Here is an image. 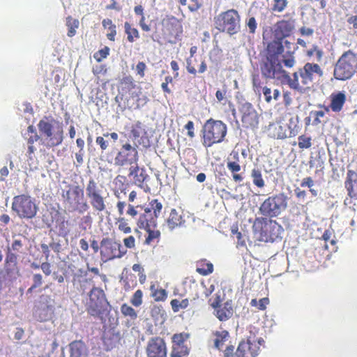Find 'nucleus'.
Instances as JSON below:
<instances>
[{
	"instance_id": "f257e3e1",
	"label": "nucleus",
	"mask_w": 357,
	"mask_h": 357,
	"mask_svg": "<svg viewBox=\"0 0 357 357\" xmlns=\"http://www.w3.org/2000/svg\"><path fill=\"white\" fill-rule=\"evenodd\" d=\"M137 198V192L132 190L128 195V208L126 215L137 219V225L141 229L155 228L158 218L162 210V204L157 199H153L149 202L147 206L137 205L132 203Z\"/></svg>"
},
{
	"instance_id": "f03ea898",
	"label": "nucleus",
	"mask_w": 357,
	"mask_h": 357,
	"mask_svg": "<svg viewBox=\"0 0 357 357\" xmlns=\"http://www.w3.org/2000/svg\"><path fill=\"white\" fill-rule=\"evenodd\" d=\"M323 75V70L319 64L307 62L294 73L292 77L289 75L287 84L291 89L302 92L312 86L317 76L321 77Z\"/></svg>"
},
{
	"instance_id": "7ed1b4c3",
	"label": "nucleus",
	"mask_w": 357,
	"mask_h": 357,
	"mask_svg": "<svg viewBox=\"0 0 357 357\" xmlns=\"http://www.w3.org/2000/svg\"><path fill=\"white\" fill-rule=\"evenodd\" d=\"M38 128L41 136L40 143L47 149L59 146L63 141V128L52 117L45 116L40 120Z\"/></svg>"
},
{
	"instance_id": "20e7f679",
	"label": "nucleus",
	"mask_w": 357,
	"mask_h": 357,
	"mask_svg": "<svg viewBox=\"0 0 357 357\" xmlns=\"http://www.w3.org/2000/svg\"><path fill=\"white\" fill-rule=\"evenodd\" d=\"M61 197L63 204L69 212L84 214L90 208L84 197V189L79 185H69L67 190H63Z\"/></svg>"
},
{
	"instance_id": "39448f33",
	"label": "nucleus",
	"mask_w": 357,
	"mask_h": 357,
	"mask_svg": "<svg viewBox=\"0 0 357 357\" xmlns=\"http://www.w3.org/2000/svg\"><path fill=\"white\" fill-rule=\"evenodd\" d=\"M227 133V126L224 122L211 118L202 127V145L205 148H209L215 144L221 143L225 140Z\"/></svg>"
},
{
	"instance_id": "423d86ee",
	"label": "nucleus",
	"mask_w": 357,
	"mask_h": 357,
	"mask_svg": "<svg viewBox=\"0 0 357 357\" xmlns=\"http://www.w3.org/2000/svg\"><path fill=\"white\" fill-rule=\"evenodd\" d=\"M357 71V52L345 51L337 59L333 70V77L339 81L350 79Z\"/></svg>"
},
{
	"instance_id": "0eeeda50",
	"label": "nucleus",
	"mask_w": 357,
	"mask_h": 357,
	"mask_svg": "<svg viewBox=\"0 0 357 357\" xmlns=\"http://www.w3.org/2000/svg\"><path fill=\"white\" fill-rule=\"evenodd\" d=\"M252 229L255 233L259 235L260 240L264 242H273L281 238L283 232L282 227L271 218H256Z\"/></svg>"
},
{
	"instance_id": "6e6552de",
	"label": "nucleus",
	"mask_w": 357,
	"mask_h": 357,
	"mask_svg": "<svg viewBox=\"0 0 357 357\" xmlns=\"http://www.w3.org/2000/svg\"><path fill=\"white\" fill-rule=\"evenodd\" d=\"M264 343L262 337L250 335L246 340L239 342L235 352L234 346H227L223 351V357H257L260 346Z\"/></svg>"
},
{
	"instance_id": "1a4fd4ad",
	"label": "nucleus",
	"mask_w": 357,
	"mask_h": 357,
	"mask_svg": "<svg viewBox=\"0 0 357 357\" xmlns=\"http://www.w3.org/2000/svg\"><path fill=\"white\" fill-rule=\"evenodd\" d=\"M11 209L19 218L31 220L36 216L38 206L34 197L27 194H21L13 198Z\"/></svg>"
},
{
	"instance_id": "9d476101",
	"label": "nucleus",
	"mask_w": 357,
	"mask_h": 357,
	"mask_svg": "<svg viewBox=\"0 0 357 357\" xmlns=\"http://www.w3.org/2000/svg\"><path fill=\"white\" fill-rule=\"evenodd\" d=\"M109 304L104 291L93 287L89 293V300L86 303V310L94 317L102 318L108 311Z\"/></svg>"
},
{
	"instance_id": "9b49d317",
	"label": "nucleus",
	"mask_w": 357,
	"mask_h": 357,
	"mask_svg": "<svg viewBox=\"0 0 357 357\" xmlns=\"http://www.w3.org/2000/svg\"><path fill=\"white\" fill-rule=\"evenodd\" d=\"M240 21V15L235 9L222 12L214 17L215 27L220 32H226L230 35H234L239 31Z\"/></svg>"
},
{
	"instance_id": "f8f14e48",
	"label": "nucleus",
	"mask_w": 357,
	"mask_h": 357,
	"mask_svg": "<svg viewBox=\"0 0 357 357\" xmlns=\"http://www.w3.org/2000/svg\"><path fill=\"white\" fill-rule=\"evenodd\" d=\"M287 206V197L281 192L266 199L259 206V213L264 218L278 216Z\"/></svg>"
},
{
	"instance_id": "ddd939ff",
	"label": "nucleus",
	"mask_w": 357,
	"mask_h": 357,
	"mask_svg": "<svg viewBox=\"0 0 357 357\" xmlns=\"http://www.w3.org/2000/svg\"><path fill=\"white\" fill-rule=\"evenodd\" d=\"M161 31L163 39L169 43L176 44L181 40L183 26L180 20L173 15H167L161 21Z\"/></svg>"
},
{
	"instance_id": "4468645a",
	"label": "nucleus",
	"mask_w": 357,
	"mask_h": 357,
	"mask_svg": "<svg viewBox=\"0 0 357 357\" xmlns=\"http://www.w3.org/2000/svg\"><path fill=\"white\" fill-rule=\"evenodd\" d=\"M262 75L267 79H272L280 82H287L289 73L283 69L279 59L266 58L261 66Z\"/></svg>"
},
{
	"instance_id": "2eb2a0df",
	"label": "nucleus",
	"mask_w": 357,
	"mask_h": 357,
	"mask_svg": "<svg viewBox=\"0 0 357 357\" xmlns=\"http://www.w3.org/2000/svg\"><path fill=\"white\" fill-rule=\"evenodd\" d=\"M127 250L122 245L109 238H104L100 242V257L104 261L123 257Z\"/></svg>"
},
{
	"instance_id": "dca6fc26",
	"label": "nucleus",
	"mask_w": 357,
	"mask_h": 357,
	"mask_svg": "<svg viewBox=\"0 0 357 357\" xmlns=\"http://www.w3.org/2000/svg\"><path fill=\"white\" fill-rule=\"evenodd\" d=\"M86 193L89 199V204L95 211L102 212L106 209V197L103 196L102 191L99 188L98 183L92 178L88 181Z\"/></svg>"
},
{
	"instance_id": "f3484780",
	"label": "nucleus",
	"mask_w": 357,
	"mask_h": 357,
	"mask_svg": "<svg viewBox=\"0 0 357 357\" xmlns=\"http://www.w3.org/2000/svg\"><path fill=\"white\" fill-rule=\"evenodd\" d=\"M238 110L241 113V120L244 128L251 129L257 128L259 122V115L250 102L241 103Z\"/></svg>"
},
{
	"instance_id": "a211bd4d",
	"label": "nucleus",
	"mask_w": 357,
	"mask_h": 357,
	"mask_svg": "<svg viewBox=\"0 0 357 357\" xmlns=\"http://www.w3.org/2000/svg\"><path fill=\"white\" fill-rule=\"evenodd\" d=\"M122 194L125 196L126 195V189L121 190V191L116 190L114 192V195L118 199L116 207L119 215V217L116 218V225L120 231L124 234H130L132 229L129 225L128 220L124 217L126 214L125 208L126 206L128 207V203L122 200Z\"/></svg>"
},
{
	"instance_id": "6ab92c4d",
	"label": "nucleus",
	"mask_w": 357,
	"mask_h": 357,
	"mask_svg": "<svg viewBox=\"0 0 357 357\" xmlns=\"http://www.w3.org/2000/svg\"><path fill=\"white\" fill-rule=\"evenodd\" d=\"M138 160L139 155L137 149L130 144L126 143L121 146V149L115 156L114 165L119 167L125 165L132 166V164H137Z\"/></svg>"
},
{
	"instance_id": "aec40b11",
	"label": "nucleus",
	"mask_w": 357,
	"mask_h": 357,
	"mask_svg": "<svg viewBox=\"0 0 357 357\" xmlns=\"http://www.w3.org/2000/svg\"><path fill=\"white\" fill-rule=\"evenodd\" d=\"M296 28V19L289 17L278 20L273 26V33L275 39H282L289 37Z\"/></svg>"
},
{
	"instance_id": "412c9836",
	"label": "nucleus",
	"mask_w": 357,
	"mask_h": 357,
	"mask_svg": "<svg viewBox=\"0 0 357 357\" xmlns=\"http://www.w3.org/2000/svg\"><path fill=\"white\" fill-rule=\"evenodd\" d=\"M211 305L214 309V314L220 321H225L233 315L234 309L231 301L222 303L218 296L211 302Z\"/></svg>"
},
{
	"instance_id": "4be33fe9",
	"label": "nucleus",
	"mask_w": 357,
	"mask_h": 357,
	"mask_svg": "<svg viewBox=\"0 0 357 357\" xmlns=\"http://www.w3.org/2000/svg\"><path fill=\"white\" fill-rule=\"evenodd\" d=\"M50 213V218L43 215V220L47 225L50 226L55 220V227L59 232V235L65 236H67L70 229L68 228L69 222L66 220L64 216H62L59 210L52 208Z\"/></svg>"
},
{
	"instance_id": "5701e85b",
	"label": "nucleus",
	"mask_w": 357,
	"mask_h": 357,
	"mask_svg": "<svg viewBox=\"0 0 357 357\" xmlns=\"http://www.w3.org/2000/svg\"><path fill=\"white\" fill-rule=\"evenodd\" d=\"M330 104L327 106L319 104L317 105L319 108L324 109L326 112L332 111L334 113L339 114L341 112L347 102V95L344 91H338L332 93L329 96Z\"/></svg>"
},
{
	"instance_id": "b1692460",
	"label": "nucleus",
	"mask_w": 357,
	"mask_h": 357,
	"mask_svg": "<svg viewBox=\"0 0 357 357\" xmlns=\"http://www.w3.org/2000/svg\"><path fill=\"white\" fill-rule=\"evenodd\" d=\"M146 357H167V349L163 338L156 336L151 337L146 348Z\"/></svg>"
},
{
	"instance_id": "393cba45",
	"label": "nucleus",
	"mask_w": 357,
	"mask_h": 357,
	"mask_svg": "<svg viewBox=\"0 0 357 357\" xmlns=\"http://www.w3.org/2000/svg\"><path fill=\"white\" fill-rule=\"evenodd\" d=\"M347 196L351 199H357V170L348 169L344 182Z\"/></svg>"
},
{
	"instance_id": "a878e982",
	"label": "nucleus",
	"mask_w": 357,
	"mask_h": 357,
	"mask_svg": "<svg viewBox=\"0 0 357 357\" xmlns=\"http://www.w3.org/2000/svg\"><path fill=\"white\" fill-rule=\"evenodd\" d=\"M131 135L135 144L147 146L149 144V140L147 136V132L144 128L143 124L137 121L132 126Z\"/></svg>"
},
{
	"instance_id": "bb28decb",
	"label": "nucleus",
	"mask_w": 357,
	"mask_h": 357,
	"mask_svg": "<svg viewBox=\"0 0 357 357\" xmlns=\"http://www.w3.org/2000/svg\"><path fill=\"white\" fill-rule=\"evenodd\" d=\"M282 39H274L268 43L266 47L267 59H279L278 57L284 52V45Z\"/></svg>"
},
{
	"instance_id": "cd10ccee",
	"label": "nucleus",
	"mask_w": 357,
	"mask_h": 357,
	"mask_svg": "<svg viewBox=\"0 0 357 357\" xmlns=\"http://www.w3.org/2000/svg\"><path fill=\"white\" fill-rule=\"evenodd\" d=\"M17 258L18 255L17 253L12 252L10 248H8L5 259V271L6 275H11L15 272H19Z\"/></svg>"
},
{
	"instance_id": "c85d7f7f",
	"label": "nucleus",
	"mask_w": 357,
	"mask_h": 357,
	"mask_svg": "<svg viewBox=\"0 0 357 357\" xmlns=\"http://www.w3.org/2000/svg\"><path fill=\"white\" fill-rule=\"evenodd\" d=\"M70 357H88V348L82 340H75L69 344Z\"/></svg>"
},
{
	"instance_id": "c756f323",
	"label": "nucleus",
	"mask_w": 357,
	"mask_h": 357,
	"mask_svg": "<svg viewBox=\"0 0 357 357\" xmlns=\"http://www.w3.org/2000/svg\"><path fill=\"white\" fill-rule=\"evenodd\" d=\"M268 136L274 139H283L287 137V129L286 125L280 123H271L267 128Z\"/></svg>"
},
{
	"instance_id": "7c9ffc66",
	"label": "nucleus",
	"mask_w": 357,
	"mask_h": 357,
	"mask_svg": "<svg viewBox=\"0 0 357 357\" xmlns=\"http://www.w3.org/2000/svg\"><path fill=\"white\" fill-rule=\"evenodd\" d=\"M234 158L235 161L227 160V167L232 174V178L236 183H240L243 181V176L241 174L238 172L241 171V167L238 163L239 156L238 153L234 154Z\"/></svg>"
},
{
	"instance_id": "2f4dec72",
	"label": "nucleus",
	"mask_w": 357,
	"mask_h": 357,
	"mask_svg": "<svg viewBox=\"0 0 357 357\" xmlns=\"http://www.w3.org/2000/svg\"><path fill=\"white\" fill-rule=\"evenodd\" d=\"M27 132L29 134V137L26 138L28 146L27 153L29 157L31 158V155L36 151L34 143L39 140L40 141L41 136L37 133L35 128L32 125L28 126Z\"/></svg>"
},
{
	"instance_id": "473e14b6",
	"label": "nucleus",
	"mask_w": 357,
	"mask_h": 357,
	"mask_svg": "<svg viewBox=\"0 0 357 357\" xmlns=\"http://www.w3.org/2000/svg\"><path fill=\"white\" fill-rule=\"evenodd\" d=\"M120 340L119 335L114 331L105 333L102 336L104 349L107 351H111L119 344Z\"/></svg>"
},
{
	"instance_id": "72a5a7b5",
	"label": "nucleus",
	"mask_w": 357,
	"mask_h": 357,
	"mask_svg": "<svg viewBox=\"0 0 357 357\" xmlns=\"http://www.w3.org/2000/svg\"><path fill=\"white\" fill-rule=\"evenodd\" d=\"M285 47L288 49V50L282 54V62L284 66L287 68H291L294 66L296 64V58L294 56V50L291 51L290 46L292 45L291 42L289 40H285L284 42Z\"/></svg>"
},
{
	"instance_id": "f704fd0d",
	"label": "nucleus",
	"mask_w": 357,
	"mask_h": 357,
	"mask_svg": "<svg viewBox=\"0 0 357 357\" xmlns=\"http://www.w3.org/2000/svg\"><path fill=\"white\" fill-rule=\"evenodd\" d=\"M144 229L147 232L144 243L148 245L155 246L160 240V231L158 229H155V228Z\"/></svg>"
},
{
	"instance_id": "c9c22d12",
	"label": "nucleus",
	"mask_w": 357,
	"mask_h": 357,
	"mask_svg": "<svg viewBox=\"0 0 357 357\" xmlns=\"http://www.w3.org/2000/svg\"><path fill=\"white\" fill-rule=\"evenodd\" d=\"M183 221L181 215H180L175 208H172L170 211L169 215L167 218L166 222L170 229H174L181 225Z\"/></svg>"
},
{
	"instance_id": "e433bc0d",
	"label": "nucleus",
	"mask_w": 357,
	"mask_h": 357,
	"mask_svg": "<svg viewBox=\"0 0 357 357\" xmlns=\"http://www.w3.org/2000/svg\"><path fill=\"white\" fill-rule=\"evenodd\" d=\"M136 85L132 77L127 76L123 77L119 82V91L122 96L130 93L132 89H135Z\"/></svg>"
},
{
	"instance_id": "4c0bfd02",
	"label": "nucleus",
	"mask_w": 357,
	"mask_h": 357,
	"mask_svg": "<svg viewBox=\"0 0 357 357\" xmlns=\"http://www.w3.org/2000/svg\"><path fill=\"white\" fill-rule=\"evenodd\" d=\"M196 271L201 275H208L213 272V265L206 259H201L197 261Z\"/></svg>"
},
{
	"instance_id": "58836bf2",
	"label": "nucleus",
	"mask_w": 357,
	"mask_h": 357,
	"mask_svg": "<svg viewBox=\"0 0 357 357\" xmlns=\"http://www.w3.org/2000/svg\"><path fill=\"white\" fill-rule=\"evenodd\" d=\"M250 176L254 185L259 188H263L265 186V181L263 178L261 169L259 167H255L251 169Z\"/></svg>"
},
{
	"instance_id": "ea45409f",
	"label": "nucleus",
	"mask_w": 357,
	"mask_h": 357,
	"mask_svg": "<svg viewBox=\"0 0 357 357\" xmlns=\"http://www.w3.org/2000/svg\"><path fill=\"white\" fill-rule=\"evenodd\" d=\"M124 29L125 33L127 34V40L129 43H133L135 39L139 38V31L133 27L130 22H126L124 23Z\"/></svg>"
},
{
	"instance_id": "a19ab883",
	"label": "nucleus",
	"mask_w": 357,
	"mask_h": 357,
	"mask_svg": "<svg viewBox=\"0 0 357 357\" xmlns=\"http://www.w3.org/2000/svg\"><path fill=\"white\" fill-rule=\"evenodd\" d=\"M135 13L137 15H140L141 18L139 22V24L142 29V31L146 32H149L151 31L150 25L147 24L146 22V18L144 13V8L142 5H138L135 6L134 8Z\"/></svg>"
},
{
	"instance_id": "79ce46f5",
	"label": "nucleus",
	"mask_w": 357,
	"mask_h": 357,
	"mask_svg": "<svg viewBox=\"0 0 357 357\" xmlns=\"http://www.w3.org/2000/svg\"><path fill=\"white\" fill-rule=\"evenodd\" d=\"M79 274L75 273L73 275L72 282H73V284L74 286H76L77 284H79L80 289L84 292L85 291L84 284H86L87 282H93V280H92V279H86V278L82 280V278L83 276L86 275V272L79 269Z\"/></svg>"
},
{
	"instance_id": "37998d69",
	"label": "nucleus",
	"mask_w": 357,
	"mask_h": 357,
	"mask_svg": "<svg viewBox=\"0 0 357 357\" xmlns=\"http://www.w3.org/2000/svg\"><path fill=\"white\" fill-rule=\"evenodd\" d=\"M150 290L151 291V296L153 298L155 301L159 302L166 300L167 297V292L165 289L162 288L157 289L155 288V284H152L150 287Z\"/></svg>"
},
{
	"instance_id": "c03bdc74",
	"label": "nucleus",
	"mask_w": 357,
	"mask_h": 357,
	"mask_svg": "<svg viewBox=\"0 0 357 357\" xmlns=\"http://www.w3.org/2000/svg\"><path fill=\"white\" fill-rule=\"evenodd\" d=\"M215 339L214 340L215 347L221 349L222 346L229 337V333L227 331H217L215 333Z\"/></svg>"
},
{
	"instance_id": "a18cd8bd",
	"label": "nucleus",
	"mask_w": 357,
	"mask_h": 357,
	"mask_svg": "<svg viewBox=\"0 0 357 357\" xmlns=\"http://www.w3.org/2000/svg\"><path fill=\"white\" fill-rule=\"evenodd\" d=\"M66 26L68 27V36L73 37L76 34V29L79 26V21L77 19H73L71 16H68L66 18Z\"/></svg>"
},
{
	"instance_id": "49530a36",
	"label": "nucleus",
	"mask_w": 357,
	"mask_h": 357,
	"mask_svg": "<svg viewBox=\"0 0 357 357\" xmlns=\"http://www.w3.org/2000/svg\"><path fill=\"white\" fill-rule=\"evenodd\" d=\"M172 309L174 312H178L181 310L186 309L189 305L188 298L179 301L178 299H172L170 302Z\"/></svg>"
},
{
	"instance_id": "de8ad7c7",
	"label": "nucleus",
	"mask_w": 357,
	"mask_h": 357,
	"mask_svg": "<svg viewBox=\"0 0 357 357\" xmlns=\"http://www.w3.org/2000/svg\"><path fill=\"white\" fill-rule=\"evenodd\" d=\"M261 91L264 96L265 101L268 103H270L273 100H278L280 95V92L278 89H274L273 96H272V91L267 86H264Z\"/></svg>"
},
{
	"instance_id": "09e8293b",
	"label": "nucleus",
	"mask_w": 357,
	"mask_h": 357,
	"mask_svg": "<svg viewBox=\"0 0 357 357\" xmlns=\"http://www.w3.org/2000/svg\"><path fill=\"white\" fill-rule=\"evenodd\" d=\"M189 354V349L187 346H172L170 354L171 357H187Z\"/></svg>"
},
{
	"instance_id": "8fccbe9b",
	"label": "nucleus",
	"mask_w": 357,
	"mask_h": 357,
	"mask_svg": "<svg viewBox=\"0 0 357 357\" xmlns=\"http://www.w3.org/2000/svg\"><path fill=\"white\" fill-rule=\"evenodd\" d=\"M121 312L124 317H128L132 320L137 318V312L136 310L127 303H123L121 305Z\"/></svg>"
},
{
	"instance_id": "3c124183",
	"label": "nucleus",
	"mask_w": 357,
	"mask_h": 357,
	"mask_svg": "<svg viewBox=\"0 0 357 357\" xmlns=\"http://www.w3.org/2000/svg\"><path fill=\"white\" fill-rule=\"evenodd\" d=\"M312 137L310 136H308L307 135H301L298 137V146L299 149L303 150V149H310L312 145Z\"/></svg>"
},
{
	"instance_id": "603ef678",
	"label": "nucleus",
	"mask_w": 357,
	"mask_h": 357,
	"mask_svg": "<svg viewBox=\"0 0 357 357\" xmlns=\"http://www.w3.org/2000/svg\"><path fill=\"white\" fill-rule=\"evenodd\" d=\"M187 333H176L172 336V346H185L184 342L189 338Z\"/></svg>"
},
{
	"instance_id": "864d4df0",
	"label": "nucleus",
	"mask_w": 357,
	"mask_h": 357,
	"mask_svg": "<svg viewBox=\"0 0 357 357\" xmlns=\"http://www.w3.org/2000/svg\"><path fill=\"white\" fill-rule=\"evenodd\" d=\"M33 283L27 289V294H31L36 289L40 287L43 283V276L40 273H35L32 277Z\"/></svg>"
},
{
	"instance_id": "5fc2aeb1",
	"label": "nucleus",
	"mask_w": 357,
	"mask_h": 357,
	"mask_svg": "<svg viewBox=\"0 0 357 357\" xmlns=\"http://www.w3.org/2000/svg\"><path fill=\"white\" fill-rule=\"evenodd\" d=\"M139 170V168L137 164H136L135 166H130L129 168V176H134L135 181L142 183L145 181L146 175H144L142 172H141L139 175H137Z\"/></svg>"
},
{
	"instance_id": "6e6d98bb",
	"label": "nucleus",
	"mask_w": 357,
	"mask_h": 357,
	"mask_svg": "<svg viewBox=\"0 0 357 357\" xmlns=\"http://www.w3.org/2000/svg\"><path fill=\"white\" fill-rule=\"evenodd\" d=\"M288 0H273L271 7L273 12L282 13L287 7Z\"/></svg>"
},
{
	"instance_id": "4d7b16f0",
	"label": "nucleus",
	"mask_w": 357,
	"mask_h": 357,
	"mask_svg": "<svg viewBox=\"0 0 357 357\" xmlns=\"http://www.w3.org/2000/svg\"><path fill=\"white\" fill-rule=\"evenodd\" d=\"M123 282V287L125 291H130L137 286L136 276L133 274H130L126 277Z\"/></svg>"
},
{
	"instance_id": "13d9d810",
	"label": "nucleus",
	"mask_w": 357,
	"mask_h": 357,
	"mask_svg": "<svg viewBox=\"0 0 357 357\" xmlns=\"http://www.w3.org/2000/svg\"><path fill=\"white\" fill-rule=\"evenodd\" d=\"M252 89L256 93L260 94L263 90L262 81L258 74L252 75Z\"/></svg>"
},
{
	"instance_id": "bf43d9fd",
	"label": "nucleus",
	"mask_w": 357,
	"mask_h": 357,
	"mask_svg": "<svg viewBox=\"0 0 357 357\" xmlns=\"http://www.w3.org/2000/svg\"><path fill=\"white\" fill-rule=\"evenodd\" d=\"M130 302L133 306L139 307L143 303V291L137 289L132 296Z\"/></svg>"
},
{
	"instance_id": "052dcab7",
	"label": "nucleus",
	"mask_w": 357,
	"mask_h": 357,
	"mask_svg": "<svg viewBox=\"0 0 357 357\" xmlns=\"http://www.w3.org/2000/svg\"><path fill=\"white\" fill-rule=\"evenodd\" d=\"M307 55L308 56H316L317 61H321L324 56V52L317 45H314L311 49L307 51Z\"/></svg>"
},
{
	"instance_id": "680f3d73",
	"label": "nucleus",
	"mask_w": 357,
	"mask_h": 357,
	"mask_svg": "<svg viewBox=\"0 0 357 357\" xmlns=\"http://www.w3.org/2000/svg\"><path fill=\"white\" fill-rule=\"evenodd\" d=\"M269 303V299L268 298H261L257 301L256 298L252 299L250 305L252 307H257L259 310H264L266 308L267 305Z\"/></svg>"
},
{
	"instance_id": "e2e57ef3",
	"label": "nucleus",
	"mask_w": 357,
	"mask_h": 357,
	"mask_svg": "<svg viewBox=\"0 0 357 357\" xmlns=\"http://www.w3.org/2000/svg\"><path fill=\"white\" fill-rule=\"evenodd\" d=\"M231 236L234 238L237 239L238 245L244 246L245 245V241L241 231H238L237 227L231 228Z\"/></svg>"
},
{
	"instance_id": "0e129e2a",
	"label": "nucleus",
	"mask_w": 357,
	"mask_h": 357,
	"mask_svg": "<svg viewBox=\"0 0 357 357\" xmlns=\"http://www.w3.org/2000/svg\"><path fill=\"white\" fill-rule=\"evenodd\" d=\"M109 53V48L107 46H105L104 48L98 50L97 52H96L93 55L95 59L100 62L103 59H105Z\"/></svg>"
},
{
	"instance_id": "69168bd1",
	"label": "nucleus",
	"mask_w": 357,
	"mask_h": 357,
	"mask_svg": "<svg viewBox=\"0 0 357 357\" xmlns=\"http://www.w3.org/2000/svg\"><path fill=\"white\" fill-rule=\"evenodd\" d=\"M333 230H331V229H326L324 232L321 238L326 242V243H327V242L330 241V243L332 245H335L336 244V241L334 239H331V236H333ZM326 248L328 249V246L327 244H326Z\"/></svg>"
},
{
	"instance_id": "338daca9",
	"label": "nucleus",
	"mask_w": 357,
	"mask_h": 357,
	"mask_svg": "<svg viewBox=\"0 0 357 357\" xmlns=\"http://www.w3.org/2000/svg\"><path fill=\"white\" fill-rule=\"evenodd\" d=\"M326 111L323 109V110H319V111H312L311 112V114L313 115L314 117L313 123L314 125H318L321 123L320 118H322L325 116Z\"/></svg>"
},
{
	"instance_id": "774afa93",
	"label": "nucleus",
	"mask_w": 357,
	"mask_h": 357,
	"mask_svg": "<svg viewBox=\"0 0 357 357\" xmlns=\"http://www.w3.org/2000/svg\"><path fill=\"white\" fill-rule=\"evenodd\" d=\"M184 128L188 130L187 135L192 139L195 136V124L192 121H189L184 126Z\"/></svg>"
}]
</instances>
